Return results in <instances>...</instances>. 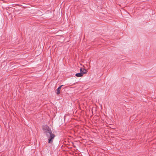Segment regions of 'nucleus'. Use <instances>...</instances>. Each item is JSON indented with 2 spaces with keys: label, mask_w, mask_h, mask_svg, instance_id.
<instances>
[{
  "label": "nucleus",
  "mask_w": 156,
  "mask_h": 156,
  "mask_svg": "<svg viewBox=\"0 0 156 156\" xmlns=\"http://www.w3.org/2000/svg\"><path fill=\"white\" fill-rule=\"evenodd\" d=\"M43 129L48 138V143L52 144L53 140L55 136V135L52 133L51 130L48 126H44Z\"/></svg>",
  "instance_id": "f257e3e1"
},
{
  "label": "nucleus",
  "mask_w": 156,
  "mask_h": 156,
  "mask_svg": "<svg viewBox=\"0 0 156 156\" xmlns=\"http://www.w3.org/2000/svg\"><path fill=\"white\" fill-rule=\"evenodd\" d=\"M63 85H61L56 90V94H59L60 92V90L62 87L63 86Z\"/></svg>",
  "instance_id": "f03ea898"
},
{
  "label": "nucleus",
  "mask_w": 156,
  "mask_h": 156,
  "mask_svg": "<svg viewBox=\"0 0 156 156\" xmlns=\"http://www.w3.org/2000/svg\"><path fill=\"white\" fill-rule=\"evenodd\" d=\"M77 77H82L83 76L82 73H76L75 75Z\"/></svg>",
  "instance_id": "7ed1b4c3"
},
{
  "label": "nucleus",
  "mask_w": 156,
  "mask_h": 156,
  "mask_svg": "<svg viewBox=\"0 0 156 156\" xmlns=\"http://www.w3.org/2000/svg\"><path fill=\"white\" fill-rule=\"evenodd\" d=\"M87 72V71L86 69H83V73H82L83 75V74H86Z\"/></svg>",
  "instance_id": "20e7f679"
},
{
  "label": "nucleus",
  "mask_w": 156,
  "mask_h": 156,
  "mask_svg": "<svg viewBox=\"0 0 156 156\" xmlns=\"http://www.w3.org/2000/svg\"><path fill=\"white\" fill-rule=\"evenodd\" d=\"M80 73H83V69H82V68H80Z\"/></svg>",
  "instance_id": "39448f33"
}]
</instances>
